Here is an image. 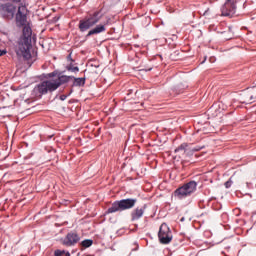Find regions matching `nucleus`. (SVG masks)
I'll list each match as a JSON object with an SVG mask.
<instances>
[{
	"label": "nucleus",
	"mask_w": 256,
	"mask_h": 256,
	"mask_svg": "<svg viewBox=\"0 0 256 256\" xmlns=\"http://www.w3.org/2000/svg\"><path fill=\"white\" fill-rule=\"evenodd\" d=\"M249 185H251V183L247 182V187H249Z\"/></svg>",
	"instance_id": "32"
},
{
	"label": "nucleus",
	"mask_w": 256,
	"mask_h": 256,
	"mask_svg": "<svg viewBox=\"0 0 256 256\" xmlns=\"http://www.w3.org/2000/svg\"><path fill=\"white\" fill-rule=\"evenodd\" d=\"M222 17H233L237 13V0H226L221 7Z\"/></svg>",
	"instance_id": "9"
},
{
	"label": "nucleus",
	"mask_w": 256,
	"mask_h": 256,
	"mask_svg": "<svg viewBox=\"0 0 256 256\" xmlns=\"http://www.w3.org/2000/svg\"><path fill=\"white\" fill-rule=\"evenodd\" d=\"M3 55H7V50L0 49V57H3Z\"/></svg>",
	"instance_id": "25"
},
{
	"label": "nucleus",
	"mask_w": 256,
	"mask_h": 256,
	"mask_svg": "<svg viewBox=\"0 0 256 256\" xmlns=\"http://www.w3.org/2000/svg\"><path fill=\"white\" fill-rule=\"evenodd\" d=\"M48 139H53V135L48 136Z\"/></svg>",
	"instance_id": "30"
},
{
	"label": "nucleus",
	"mask_w": 256,
	"mask_h": 256,
	"mask_svg": "<svg viewBox=\"0 0 256 256\" xmlns=\"http://www.w3.org/2000/svg\"><path fill=\"white\" fill-rule=\"evenodd\" d=\"M73 79L74 76L65 75L60 71L57 81L44 80L40 82L33 88V94L36 95V97H43V95H47V93L57 91L62 85H69Z\"/></svg>",
	"instance_id": "1"
},
{
	"label": "nucleus",
	"mask_w": 256,
	"mask_h": 256,
	"mask_svg": "<svg viewBox=\"0 0 256 256\" xmlns=\"http://www.w3.org/2000/svg\"><path fill=\"white\" fill-rule=\"evenodd\" d=\"M54 256H71V253H69V251L57 249L54 251Z\"/></svg>",
	"instance_id": "18"
},
{
	"label": "nucleus",
	"mask_w": 256,
	"mask_h": 256,
	"mask_svg": "<svg viewBox=\"0 0 256 256\" xmlns=\"http://www.w3.org/2000/svg\"><path fill=\"white\" fill-rule=\"evenodd\" d=\"M71 93H73V89L70 90L69 94L60 95V101H65L67 99V97H69L71 95Z\"/></svg>",
	"instance_id": "21"
},
{
	"label": "nucleus",
	"mask_w": 256,
	"mask_h": 256,
	"mask_svg": "<svg viewBox=\"0 0 256 256\" xmlns=\"http://www.w3.org/2000/svg\"><path fill=\"white\" fill-rule=\"evenodd\" d=\"M16 12L17 6L13 5V3L8 2L0 5V16L6 21L14 19Z\"/></svg>",
	"instance_id": "6"
},
{
	"label": "nucleus",
	"mask_w": 256,
	"mask_h": 256,
	"mask_svg": "<svg viewBox=\"0 0 256 256\" xmlns=\"http://www.w3.org/2000/svg\"><path fill=\"white\" fill-rule=\"evenodd\" d=\"M33 35V30L31 27L25 25L23 27L22 36L18 40V47L16 48V54L18 57H23L25 61L31 59V36Z\"/></svg>",
	"instance_id": "2"
},
{
	"label": "nucleus",
	"mask_w": 256,
	"mask_h": 256,
	"mask_svg": "<svg viewBox=\"0 0 256 256\" xmlns=\"http://www.w3.org/2000/svg\"><path fill=\"white\" fill-rule=\"evenodd\" d=\"M197 191V182L196 181H190L181 187L177 188L174 191V197L177 199H185L186 197H189L193 195Z\"/></svg>",
	"instance_id": "5"
},
{
	"label": "nucleus",
	"mask_w": 256,
	"mask_h": 256,
	"mask_svg": "<svg viewBox=\"0 0 256 256\" xmlns=\"http://www.w3.org/2000/svg\"><path fill=\"white\" fill-rule=\"evenodd\" d=\"M224 185H225L226 189H230L231 185H233V180L231 178H229V180L226 181Z\"/></svg>",
	"instance_id": "22"
},
{
	"label": "nucleus",
	"mask_w": 256,
	"mask_h": 256,
	"mask_svg": "<svg viewBox=\"0 0 256 256\" xmlns=\"http://www.w3.org/2000/svg\"><path fill=\"white\" fill-rule=\"evenodd\" d=\"M101 11H95L94 13L90 14L88 17L79 21L78 28L80 29L81 33H85V31H89L91 27H95L99 21H101Z\"/></svg>",
	"instance_id": "4"
},
{
	"label": "nucleus",
	"mask_w": 256,
	"mask_h": 256,
	"mask_svg": "<svg viewBox=\"0 0 256 256\" xmlns=\"http://www.w3.org/2000/svg\"><path fill=\"white\" fill-rule=\"evenodd\" d=\"M61 73L60 70H54L51 73L44 74L45 79H53V77H59V74Z\"/></svg>",
	"instance_id": "17"
},
{
	"label": "nucleus",
	"mask_w": 256,
	"mask_h": 256,
	"mask_svg": "<svg viewBox=\"0 0 256 256\" xmlns=\"http://www.w3.org/2000/svg\"><path fill=\"white\" fill-rule=\"evenodd\" d=\"M27 11V6L20 3L16 14H14L17 27H25L27 25Z\"/></svg>",
	"instance_id": "8"
},
{
	"label": "nucleus",
	"mask_w": 256,
	"mask_h": 256,
	"mask_svg": "<svg viewBox=\"0 0 256 256\" xmlns=\"http://www.w3.org/2000/svg\"><path fill=\"white\" fill-rule=\"evenodd\" d=\"M189 144L187 143H182L180 146H178L175 150H174V153H179V151H185L187 150V147H188Z\"/></svg>",
	"instance_id": "19"
},
{
	"label": "nucleus",
	"mask_w": 256,
	"mask_h": 256,
	"mask_svg": "<svg viewBox=\"0 0 256 256\" xmlns=\"http://www.w3.org/2000/svg\"><path fill=\"white\" fill-rule=\"evenodd\" d=\"M158 239L162 245H169L170 241H173V234L167 223H162L159 232Z\"/></svg>",
	"instance_id": "7"
},
{
	"label": "nucleus",
	"mask_w": 256,
	"mask_h": 256,
	"mask_svg": "<svg viewBox=\"0 0 256 256\" xmlns=\"http://www.w3.org/2000/svg\"><path fill=\"white\" fill-rule=\"evenodd\" d=\"M145 211H147V204H142L136 208H134L130 212L131 222L135 223V221H139L145 215Z\"/></svg>",
	"instance_id": "11"
},
{
	"label": "nucleus",
	"mask_w": 256,
	"mask_h": 256,
	"mask_svg": "<svg viewBox=\"0 0 256 256\" xmlns=\"http://www.w3.org/2000/svg\"><path fill=\"white\" fill-rule=\"evenodd\" d=\"M184 153L187 157H193V153H195V150H193V148L187 146L186 151Z\"/></svg>",
	"instance_id": "20"
},
{
	"label": "nucleus",
	"mask_w": 256,
	"mask_h": 256,
	"mask_svg": "<svg viewBox=\"0 0 256 256\" xmlns=\"http://www.w3.org/2000/svg\"><path fill=\"white\" fill-rule=\"evenodd\" d=\"M205 61H207V57L204 58V61H202L201 63H205Z\"/></svg>",
	"instance_id": "29"
},
{
	"label": "nucleus",
	"mask_w": 256,
	"mask_h": 256,
	"mask_svg": "<svg viewBox=\"0 0 256 256\" xmlns=\"http://www.w3.org/2000/svg\"><path fill=\"white\" fill-rule=\"evenodd\" d=\"M184 89H187L186 85L178 84L177 86H175L173 88V91H174V93H176V95H179L180 93H183Z\"/></svg>",
	"instance_id": "16"
},
{
	"label": "nucleus",
	"mask_w": 256,
	"mask_h": 256,
	"mask_svg": "<svg viewBox=\"0 0 256 256\" xmlns=\"http://www.w3.org/2000/svg\"><path fill=\"white\" fill-rule=\"evenodd\" d=\"M72 85L71 87H85V81H87V78L82 77V78H77L74 76V78H72Z\"/></svg>",
	"instance_id": "13"
},
{
	"label": "nucleus",
	"mask_w": 256,
	"mask_h": 256,
	"mask_svg": "<svg viewBox=\"0 0 256 256\" xmlns=\"http://www.w3.org/2000/svg\"><path fill=\"white\" fill-rule=\"evenodd\" d=\"M194 153H197V151H201V149H205V146H196L192 148Z\"/></svg>",
	"instance_id": "23"
},
{
	"label": "nucleus",
	"mask_w": 256,
	"mask_h": 256,
	"mask_svg": "<svg viewBox=\"0 0 256 256\" xmlns=\"http://www.w3.org/2000/svg\"><path fill=\"white\" fill-rule=\"evenodd\" d=\"M153 67L145 68L144 71H152Z\"/></svg>",
	"instance_id": "26"
},
{
	"label": "nucleus",
	"mask_w": 256,
	"mask_h": 256,
	"mask_svg": "<svg viewBox=\"0 0 256 256\" xmlns=\"http://www.w3.org/2000/svg\"><path fill=\"white\" fill-rule=\"evenodd\" d=\"M180 221H185V217H182V218L180 219Z\"/></svg>",
	"instance_id": "31"
},
{
	"label": "nucleus",
	"mask_w": 256,
	"mask_h": 256,
	"mask_svg": "<svg viewBox=\"0 0 256 256\" xmlns=\"http://www.w3.org/2000/svg\"><path fill=\"white\" fill-rule=\"evenodd\" d=\"M67 61H71V63H75V60L71 57V53L67 56Z\"/></svg>",
	"instance_id": "24"
},
{
	"label": "nucleus",
	"mask_w": 256,
	"mask_h": 256,
	"mask_svg": "<svg viewBox=\"0 0 256 256\" xmlns=\"http://www.w3.org/2000/svg\"><path fill=\"white\" fill-rule=\"evenodd\" d=\"M22 0H12V3H21Z\"/></svg>",
	"instance_id": "28"
},
{
	"label": "nucleus",
	"mask_w": 256,
	"mask_h": 256,
	"mask_svg": "<svg viewBox=\"0 0 256 256\" xmlns=\"http://www.w3.org/2000/svg\"><path fill=\"white\" fill-rule=\"evenodd\" d=\"M135 205H137V198H124L121 200H115L105 211V215L123 213V211H129L130 209H133Z\"/></svg>",
	"instance_id": "3"
},
{
	"label": "nucleus",
	"mask_w": 256,
	"mask_h": 256,
	"mask_svg": "<svg viewBox=\"0 0 256 256\" xmlns=\"http://www.w3.org/2000/svg\"><path fill=\"white\" fill-rule=\"evenodd\" d=\"M107 31V27L105 24H98L91 30L86 35V39H89V37H92V35H99L101 33H105Z\"/></svg>",
	"instance_id": "12"
},
{
	"label": "nucleus",
	"mask_w": 256,
	"mask_h": 256,
	"mask_svg": "<svg viewBox=\"0 0 256 256\" xmlns=\"http://www.w3.org/2000/svg\"><path fill=\"white\" fill-rule=\"evenodd\" d=\"M253 101V95L250 96V99L246 103H251Z\"/></svg>",
	"instance_id": "27"
},
{
	"label": "nucleus",
	"mask_w": 256,
	"mask_h": 256,
	"mask_svg": "<svg viewBox=\"0 0 256 256\" xmlns=\"http://www.w3.org/2000/svg\"><path fill=\"white\" fill-rule=\"evenodd\" d=\"M93 245L92 239H85L80 243V246L83 247V249H89Z\"/></svg>",
	"instance_id": "15"
},
{
	"label": "nucleus",
	"mask_w": 256,
	"mask_h": 256,
	"mask_svg": "<svg viewBox=\"0 0 256 256\" xmlns=\"http://www.w3.org/2000/svg\"><path fill=\"white\" fill-rule=\"evenodd\" d=\"M79 241H81V236L73 231L68 232L64 238L60 239V243H62L64 247H75Z\"/></svg>",
	"instance_id": "10"
},
{
	"label": "nucleus",
	"mask_w": 256,
	"mask_h": 256,
	"mask_svg": "<svg viewBox=\"0 0 256 256\" xmlns=\"http://www.w3.org/2000/svg\"><path fill=\"white\" fill-rule=\"evenodd\" d=\"M66 70H68L70 73H75V74H77V73H79V66H75V65L73 64V62H71L70 64H68V65L66 66Z\"/></svg>",
	"instance_id": "14"
}]
</instances>
